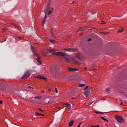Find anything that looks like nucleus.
Instances as JSON below:
<instances>
[{"mask_svg": "<svg viewBox=\"0 0 127 127\" xmlns=\"http://www.w3.org/2000/svg\"><path fill=\"white\" fill-rule=\"evenodd\" d=\"M46 53H52V55H57V56H62L64 57L65 61H66L68 63L70 62V57L68 55H66V54L60 52H58L56 53V50L52 49H48Z\"/></svg>", "mask_w": 127, "mask_h": 127, "instance_id": "nucleus-1", "label": "nucleus"}, {"mask_svg": "<svg viewBox=\"0 0 127 127\" xmlns=\"http://www.w3.org/2000/svg\"><path fill=\"white\" fill-rule=\"evenodd\" d=\"M50 70L52 75H53V76H55L56 75H57L59 72V67L57 66L56 64L53 65L52 66V67H50Z\"/></svg>", "mask_w": 127, "mask_h": 127, "instance_id": "nucleus-2", "label": "nucleus"}, {"mask_svg": "<svg viewBox=\"0 0 127 127\" xmlns=\"http://www.w3.org/2000/svg\"><path fill=\"white\" fill-rule=\"evenodd\" d=\"M115 119L117 122H119V123H121V124H123L125 122L124 118L120 115H116L115 116Z\"/></svg>", "mask_w": 127, "mask_h": 127, "instance_id": "nucleus-3", "label": "nucleus"}, {"mask_svg": "<svg viewBox=\"0 0 127 127\" xmlns=\"http://www.w3.org/2000/svg\"><path fill=\"white\" fill-rule=\"evenodd\" d=\"M32 51L33 53H34V54H35V55L37 57V60L38 63H39L40 64H42V62H41V60H40L41 57L39 56V55L38 54H37L36 52H35V49H32Z\"/></svg>", "mask_w": 127, "mask_h": 127, "instance_id": "nucleus-4", "label": "nucleus"}, {"mask_svg": "<svg viewBox=\"0 0 127 127\" xmlns=\"http://www.w3.org/2000/svg\"><path fill=\"white\" fill-rule=\"evenodd\" d=\"M64 50L67 52H75V51H77V49L67 48L64 49Z\"/></svg>", "mask_w": 127, "mask_h": 127, "instance_id": "nucleus-5", "label": "nucleus"}, {"mask_svg": "<svg viewBox=\"0 0 127 127\" xmlns=\"http://www.w3.org/2000/svg\"><path fill=\"white\" fill-rule=\"evenodd\" d=\"M91 89H89L87 90L84 93V95L85 97H88V96H90V94H91Z\"/></svg>", "mask_w": 127, "mask_h": 127, "instance_id": "nucleus-6", "label": "nucleus"}, {"mask_svg": "<svg viewBox=\"0 0 127 127\" xmlns=\"http://www.w3.org/2000/svg\"><path fill=\"white\" fill-rule=\"evenodd\" d=\"M49 9H50V2H49L48 3V5L46 7V8H45L44 11H45V14L47 12V11H48V10H49Z\"/></svg>", "mask_w": 127, "mask_h": 127, "instance_id": "nucleus-7", "label": "nucleus"}, {"mask_svg": "<svg viewBox=\"0 0 127 127\" xmlns=\"http://www.w3.org/2000/svg\"><path fill=\"white\" fill-rule=\"evenodd\" d=\"M29 76H30V74H29V73H28L25 74V75L21 78V79H23L24 80H25V79H27V78L29 77Z\"/></svg>", "mask_w": 127, "mask_h": 127, "instance_id": "nucleus-8", "label": "nucleus"}, {"mask_svg": "<svg viewBox=\"0 0 127 127\" xmlns=\"http://www.w3.org/2000/svg\"><path fill=\"white\" fill-rule=\"evenodd\" d=\"M68 69L69 72H75V71H77V69L76 68H72L70 67H69Z\"/></svg>", "mask_w": 127, "mask_h": 127, "instance_id": "nucleus-9", "label": "nucleus"}, {"mask_svg": "<svg viewBox=\"0 0 127 127\" xmlns=\"http://www.w3.org/2000/svg\"><path fill=\"white\" fill-rule=\"evenodd\" d=\"M74 124V121L71 120L68 123V127H72L73 125Z\"/></svg>", "mask_w": 127, "mask_h": 127, "instance_id": "nucleus-10", "label": "nucleus"}, {"mask_svg": "<svg viewBox=\"0 0 127 127\" xmlns=\"http://www.w3.org/2000/svg\"><path fill=\"white\" fill-rule=\"evenodd\" d=\"M46 18H47V12H46L45 13V18L44 19V20H43V23H45L46 21Z\"/></svg>", "mask_w": 127, "mask_h": 127, "instance_id": "nucleus-11", "label": "nucleus"}, {"mask_svg": "<svg viewBox=\"0 0 127 127\" xmlns=\"http://www.w3.org/2000/svg\"><path fill=\"white\" fill-rule=\"evenodd\" d=\"M66 107L69 110H71V108H72V106L70 104H66Z\"/></svg>", "mask_w": 127, "mask_h": 127, "instance_id": "nucleus-12", "label": "nucleus"}, {"mask_svg": "<svg viewBox=\"0 0 127 127\" xmlns=\"http://www.w3.org/2000/svg\"><path fill=\"white\" fill-rule=\"evenodd\" d=\"M37 78L38 79H43L44 80H45V78L41 75L37 76Z\"/></svg>", "mask_w": 127, "mask_h": 127, "instance_id": "nucleus-13", "label": "nucleus"}, {"mask_svg": "<svg viewBox=\"0 0 127 127\" xmlns=\"http://www.w3.org/2000/svg\"><path fill=\"white\" fill-rule=\"evenodd\" d=\"M124 31V28H122L120 30H118V33H121Z\"/></svg>", "mask_w": 127, "mask_h": 127, "instance_id": "nucleus-14", "label": "nucleus"}, {"mask_svg": "<svg viewBox=\"0 0 127 127\" xmlns=\"http://www.w3.org/2000/svg\"><path fill=\"white\" fill-rule=\"evenodd\" d=\"M106 92L107 93H110L111 92V88H108L106 89Z\"/></svg>", "mask_w": 127, "mask_h": 127, "instance_id": "nucleus-15", "label": "nucleus"}, {"mask_svg": "<svg viewBox=\"0 0 127 127\" xmlns=\"http://www.w3.org/2000/svg\"><path fill=\"white\" fill-rule=\"evenodd\" d=\"M101 119H102V120H103V121H105V122H109V121H108V120L106 119V118L101 116L100 117Z\"/></svg>", "mask_w": 127, "mask_h": 127, "instance_id": "nucleus-16", "label": "nucleus"}, {"mask_svg": "<svg viewBox=\"0 0 127 127\" xmlns=\"http://www.w3.org/2000/svg\"><path fill=\"white\" fill-rule=\"evenodd\" d=\"M79 88H81V87H85V84H80L79 85Z\"/></svg>", "mask_w": 127, "mask_h": 127, "instance_id": "nucleus-17", "label": "nucleus"}, {"mask_svg": "<svg viewBox=\"0 0 127 127\" xmlns=\"http://www.w3.org/2000/svg\"><path fill=\"white\" fill-rule=\"evenodd\" d=\"M52 11L51 10H49L48 12H47V15H49V14H51Z\"/></svg>", "mask_w": 127, "mask_h": 127, "instance_id": "nucleus-18", "label": "nucleus"}, {"mask_svg": "<svg viewBox=\"0 0 127 127\" xmlns=\"http://www.w3.org/2000/svg\"><path fill=\"white\" fill-rule=\"evenodd\" d=\"M94 113L95 114H103V113H102L101 112H99V111H95Z\"/></svg>", "mask_w": 127, "mask_h": 127, "instance_id": "nucleus-19", "label": "nucleus"}, {"mask_svg": "<svg viewBox=\"0 0 127 127\" xmlns=\"http://www.w3.org/2000/svg\"><path fill=\"white\" fill-rule=\"evenodd\" d=\"M102 34H104L105 35H107L108 34H109V32H102Z\"/></svg>", "mask_w": 127, "mask_h": 127, "instance_id": "nucleus-20", "label": "nucleus"}, {"mask_svg": "<svg viewBox=\"0 0 127 127\" xmlns=\"http://www.w3.org/2000/svg\"><path fill=\"white\" fill-rule=\"evenodd\" d=\"M35 98V99H38V100H40V99H41V97H38V96H36Z\"/></svg>", "mask_w": 127, "mask_h": 127, "instance_id": "nucleus-21", "label": "nucleus"}, {"mask_svg": "<svg viewBox=\"0 0 127 127\" xmlns=\"http://www.w3.org/2000/svg\"><path fill=\"white\" fill-rule=\"evenodd\" d=\"M50 42H52V43H54L55 41L54 40H50Z\"/></svg>", "mask_w": 127, "mask_h": 127, "instance_id": "nucleus-22", "label": "nucleus"}, {"mask_svg": "<svg viewBox=\"0 0 127 127\" xmlns=\"http://www.w3.org/2000/svg\"><path fill=\"white\" fill-rule=\"evenodd\" d=\"M40 115H41V114L36 112V116H40Z\"/></svg>", "mask_w": 127, "mask_h": 127, "instance_id": "nucleus-23", "label": "nucleus"}, {"mask_svg": "<svg viewBox=\"0 0 127 127\" xmlns=\"http://www.w3.org/2000/svg\"><path fill=\"white\" fill-rule=\"evenodd\" d=\"M28 89H31V90H33V87H31V86L28 87Z\"/></svg>", "mask_w": 127, "mask_h": 127, "instance_id": "nucleus-24", "label": "nucleus"}, {"mask_svg": "<svg viewBox=\"0 0 127 127\" xmlns=\"http://www.w3.org/2000/svg\"><path fill=\"white\" fill-rule=\"evenodd\" d=\"M82 125V123H80L77 126V127H80L81 125Z\"/></svg>", "mask_w": 127, "mask_h": 127, "instance_id": "nucleus-25", "label": "nucleus"}, {"mask_svg": "<svg viewBox=\"0 0 127 127\" xmlns=\"http://www.w3.org/2000/svg\"><path fill=\"white\" fill-rule=\"evenodd\" d=\"M82 125V123H80L77 126V127H80L81 125Z\"/></svg>", "mask_w": 127, "mask_h": 127, "instance_id": "nucleus-26", "label": "nucleus"}, {"mask_svg": "<svg viewBox=\"0 0 127 127\" xmlns=\"http://www.w3.org/2000/svg\"><path fill=\"white\" fill-rule=\"evenodd\" d=\"M39 111H40L41 112H43V110H42V109L39 108Z\"/></svg>", "mask_w": 127, "mask_h": 127, "instance_id": "nucleus-27", "label": "nucleus"}, {"mask_svg": "<svg viewBox=\"0 0 127 127\" xmlns=\"http://www.w3.org/2000/svg\"><path fill=\"white\" fill-rule=\"evenodd\" d=\"M88 42L92 41V39H91V38L88 39Z\"/></svg>", "mask_w": 127, "mask_h": 127, "instance_id": "nucleus-28", "label": "nucleus"}, {"mask_svg": "<svg viewBox=\"0 0 127 127\" xmlns=\"http://www.w3.org/2000/svg\"><path fill=\"white\" fill-rule=\"evenodd\" d=\"M55 90H56V92L58 93V90H57V88H55Z\"/></svg>", "mask_w": 127, "mask_h": 127, "instance_id": "nucleus-29", "label": "nucleus"}, {"mask_svg": "<svg viewBox=\"0 0 127 127\" xmlns=\"http://www.w3.org/2000/svg\"><path fill=\"white\" fill-rule=\"evenodd\" d=\"M102 24H106V22H105V21H102Z\"/></svg>", "mask_w": 127, "mask_h": 127, "instance_id": "nucleus-30", "label": "nucleus"}, {"mask_svg": "<svg viewBox=\"0 0 127 127\" xmlns=\"http://www.w3.org/2000/svg\"><path fill=\"white\" fill-rule=\"evenodd\" d=\"M52 36L53 37V36H54V34H53V32H52V34H51Z\"/></svg>", "mask_w": 127, "mask_h": 127, "instance_id": "nucleus-31", "label": "nucleus"}, {"mask_svg": "<svg viewBox=\"0 0 127 127\" xmlns=\"http://www.w3.org/2000/svg\"><path fill=\"white\" fill-rule=\"evenodd\" d=\"M2 30H3V31H6V28H3Z\"/></svg>", "mask_w": 127, "mask_h": 127, "instance_id": "nucleus-32", "label": "nucleus"}, {"mask_svg": "<svg viewBox=\"0 0 127 127\" xmlns=\"http://www.w3.org/2000/svg\"><path fill=\"white\" fill-rule=\"evenodd\" d=\"M2 104V101L0 100V105H1Z\"/></svg>", "mask_w": 127, "mask_h": 127, "instance_id": "nucleus-33", "label": "nucleus"}, {"mask_svg": "<svg viewBox=\"0 0 127 127\" xmlns=\"http://www.w3.org/2000/svg\"><path fill=\"white\" fill-rule=\"evenodd\" d=\"M42 93H43L44 94H45V91L44 90L42 91Z\"/></svg>", "mask_w": 127, "mask_h": 127, "instance_id": "nucleus-34", "label": "nucleus"}, {"mask_svg": "<svg viewBox=\"0 0 127 127\" xmlns=\"http://www.w3.org/2000/svg\"><path fill=\"white\" fill-rule=\"evenodd\" d=\"M87 89H88V86H86V87L84 88V90H87Z\"/></svg>", "mask_w": 127, "mask_h": 127, "instance_id": "nucleus-35", "label": "nucleus"}, {"mask_svg": "<svg viewBox=\"0 0 127 127\" xmlns=\"http://www.w3.org/2000/svg\"><path fill=\"white\" fill-rule=\"evenodd\" d=\"M76 57H77V58H79V55H76Z\"/></svg>", "mask_w": 127, "mask_h": 127, "instance_id": "nucleus-36", "label": "nucleus"}, {"mask_svg": "<svg viewBox=\"0 0 127 127\" xmlns=\"http://www.w3.org/2000/svg\"><path fill=\"white\" fill-rule=\"evenodd\" d=\"M40 116H42V117H44V115L43 114H41Z\"/></svg>", "mask_w": 127, "mask_h": 127, "instance_id": "nucleus-37", "label": "nucleus"}, {"mask_svg": "<svg viewBox=\"0 0 127 127\" xmlns=\"http://www.w3.org/2000/svg\"><path fill=\"white\" fill-rule=\"evenodd\" d=\"M50 91H51V89H48V92H50Z\"/></svg>", "mask_w": 127, "mask_h": 127, "instance_id": "nucleus-38", "label": "nucleus"}, {"mask_svg": "<svg viewBox=\"0 0 127 127\" xmlns=\"http://www.w3.org/2000/svg\"><path fill=\"white\" fill-rule=\"evenodd\" d=\"M84 69H85V70H87V67H84Z\"/></svg>", "mask_w": 127, "mask_h": 127, "instance_id": "nucleus-39", "label": "nucleus"}, {"mask_svg": "<svg viewBox=\"0 0 127 127\" xmlns=\"http://www.w3.org/2000/svg\"><path fill=\"white\" fill-rule=\"evenodd\" d=\"M44 56H46V55L45 54H43Z\"/></svg>", "mask_w": 127, "mask_h": 127, "instance_id": "nucleus-40", "label": "nucleus"}, {"mask_svg": "<svg viewBox=\"0 0 127 127\" xmlns=\"http://www.w3.org/2000/svg\"><path fill=\"white\" fill-rule=\"evenodd\" d=\"M123 105V102L120 104V106H122Z\"/></svg>", "mask_w": 127, "mask_h": 127, "instance_id": "nucleus-41", "label": "nucleus"}, {"mask_svg": "<svg viewBox=\"0 0 127 127\" xmlns=\"http://www.w3.org/2000/svg\"><path fill=\"white\" fill-rule=\"evenodd\" d=\"M96 127H100V126L97 125Z\"/></svg>", "mask_w": 127, "mask_h": 127, "instance_id": "nucleus-42", "label": "nucleus"}, {"mask_svg": "<svg viewBox=\"0 0 127 127\" xmlns=\"http://www.w3.org/2000/svg\"><path fill=\"white\" fill-rule=\"evenodd\" d=\"M91 127H97V126H91Z\"/></svg>", "mask_w": 127, "mask_h": 127, "instance_id": "nucleus-43", "label": "nucleus"}, {"mask_svg": "<svg viewBox=\"0 0 127 127\" xmlns=\"http://www.w3.org/2000/svg\"><path fill=\"white\" fill-rule=\"evenodd\" d=\"M52 9L53 10V9H54V8H53V7H52Z\"/></svg>", "mask_w": 127, "mask_h": 127, "instance_id": "nucleus-44", "label": "nucleus"}, {"mask_svg": "<svg viewBox=\"0 0 127 127\" xmlns=\"http://www.w3.org/2000/svg\"><path fill=\"white\" fill-rule=\"evenodd\" d=\"M75 63H78V62H77V61H76V62H75Z\"/></svg>", "mask_w": 127, "mask_h": 127, "instance_id": "nucleus-45", "label": "nucleus"}, {"mask_svg": "<svg viewBox=\"0 0 127 127\" xmlns=\"http://www.w3.org/2000/svg\"><path fill=\"white\" fill-rule=\"evenodd\" d=\"M105 126H108V125L106 124Z\"/></svg>", "mask_w": 127, "mask_h": 127, "instance_id": "nucleus-46", "label": "nucleus"}]
</instances>
